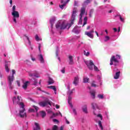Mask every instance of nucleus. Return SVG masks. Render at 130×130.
Masks as SVG:
<instances>
[{"instance_id":"f257e3e1","label":"nucleus","mask_w":130,"mask_h":130,"mask_svg":"<svg viewBox=\"0 0 130 130\" xmlns=\"http://www.w3.org/2000/svg\"><path fill=\"white\" fill-rule=\"evenodd\" d=\"M77 8H74L71 16V24H66L64 22H62L60 24V23L59 22L56 24V28L57 29L60 28L61 30H63L68 26V29H70L72 27V25H74V22L76 19V16H77Z\"/></svg>"},{"instance_id":"f03ea898","label":"nucleus","mask_w":130,"mask_h":130,"mask_svg":"<svg viewBox=\"0 0 130 130\" xmlns=\"http://www.w3.org/2000/svg\"><path fill=\"white\" fill-rule=\"evenodd\" d=\"M20 107L22 109V110H20L19 111V115L20 117L21 118H23V117H27V115H26V113L25 112L26 110L25 109V105H24V103H20Z\"/></svg>"},{"instance_id":"7ed1b4c3","label":"nucleus","mask_w":130,"mask_h":130,"mask_svg":"<svg viewBox=\"0 0 130 130\" xmlns=\"http://www.w3.org/2000/svg\"><path fill=\"white\" fill-rule=\"evenodd\" d=\"M11 14L13 17V21L15 23V24H17V19L20 18V14H19V12L14 11L12 12Z\"/></svg>"},{"instance_id":"20e7f679","label":"nucleus","mask_w":130,"mask_h":130,"mask_svg":"<svg viewBox=\"0 0 130 130\" xmlns=\"http://www.w3.org/2000/svg\"><path fill=\"white\" fill-rule=\"evenodd\" d=\"M85 63L86 66H87V68H88L89 70L93 71V67H94L95 64L92 60H90L89 61H85Z\"/></svg>"},{"instance_id":"39448f33","label":"nucleus","mask_w":130,"mask_h":130,"mask_svg":"<svg viewBox=\"0 0 130 130\" xmlns=\"http://www.w3.org/2000/svg\"><path fill=\"white\" fill-rule=\"evenodd\" d=\"M39 104L40 106H42V107H45V106H47L48 105L51 106V103L50 101L48 100L46 101L41 102L39 103Z\"/></svg>"},{"instance_id":"423d86ee","label":"nucleus","mask_w":130,"mask_h":130,"mask_svg":"<svg viewBox=\"0 0 130 130\" xmlns=\"http://www.w3.org/2000/svg\"><path fill=\"white\" fill-rule=\"evenodd\" d=\"M91 106L92 109H93V114L94 115H97V114H96V109H99V107H98V105L97 104L95 103H91Z\"/></svg>"},{"instance_id":"0eeeda50","label":"nucleus","mask_w":130,"mask_h":130,"mask_svg":"<svg viewBox=\"0 0 130 130\" xmlns=\"http://www.w3.org/2000/svg\"><path fill=\"white\" fill-rule=\"evenodd\" d=\"M5 71L7 72V73H10V68H9V67H10V64H9V62L10 61L8 62L7 60H5Z\"/></svg>"},{"instance_id":"6e6552de","label":"nucleus","mask_w":130,"mask_h":130,"mask_svg":"<svg viewBox=\"0 0 130 130\" xmlns=\"http://www.w3.org/2000/svg\"><path fill=\"white\" fill-rule=\"evenodd\" d=\"M79 76H76L74 77L73 84H74L75 86L78 85V84H79Z\"/></svg>"},{"instance_id":"1a4fd4ad","label":"nucleus","mask_w":130,"mask_h":130,"mask_svg":"<svg viewBox=\"0 0 130 130\" xmlns=\"http://www.w3.org/2000/svg\"><path fill=\"white\" fill-rule=\"evenodd\" d=\"M38 59L40 60L41 63H44V58H43V55L42 54L38 55Z\"/></svg>"},{"instance_id":"9d476101","label":"nucleus","mask_w":130,"mask_h":130,"mask_svg":"<svg viewBox=\"0 0 130 130\" xmlns=\"http://www.w3.org/2000/svg\"><path fill=\"white\" fill-rule=\"evenodd\" d=\"M12 76H8V80H9V79H10V80L13 79V80H14L15 79V76H14V75H15V74H16V71H15V70H12Z\"/></svg>"},{"instance_id":"9b49d317","label":"nucleus","mask_w":130,"mask_h":130,"mask_svg":"<svg viewBox=\"0 0 130 130\" xmlns=\"http://www.w3.org/2000/svg\"><path fill=\"white\" fill-rule=\"evenodd\" d=\"M85 13H86V8L85 7L81 8V13L79 16L81 17V18H83V15H84Z\"/></svg>"},{"instance_id":"f8f14e48","label":"nucleus","mask_w":130,"mask_h":130,"mask_svg":"<svg viewBox=\"0 0 130 130\" xmlns=\"http://www.w3.org/2000/svg\"><path fill=\"white\" fill-rule=\"evenodd\" d=\"M85 35L89 37V38H91V39H93V38H94V35L92 34L89 31H85Z\"/></svg>"},{"instance_id":"ddd939ff","label":"nucleus","mask_w":130,"mask_h":130,"mask_svg":"<svg viewBox=\"0 0 130 130\" xmlns=\"http://www.w3.org/2000/svg\"><path fill=\"white\" fill-rule=\"evenodd\" d=\"M13 81H14L13 80V78H12L11 79L9 78V79H8L9 88L10 89V90L13 89V86H12V83H13Z\"/></svg>"},{"instance_id":"4468645a","label":"nucleus","mask_w":130,"mask_h":130,"mask_svg":"<svg viewBox=\"0 0 130 130\" xmlns=\"http://www.w3.org/2000/svg\"><path fill=\"white\" fill-rule=\"evenodd\" d=\"M48 88L49 89H52V90H53V91H54V93L55 95H56V87H55V86L51 85V86H48Z\"/></svg>"},{"instance_id":"2eb2a0df","label":"nucleus","mask_w":130,"mask_h":130,"mask_svg":"<svg viewBox=\"0 0 130 130\" xmlns=\"http://www.w3.org/2000/svg\"><path fill=\"white\" fill-rule=\"evenodd\" d=\"M69 64H74V59L73 56H69Z\"/></svg>"},{"instance_id":"dca6fc26","label":"nucleus","mask_w":130,"mask_h":130,"mask_svg":"<svg viewBox=\"0 0 130 130\" xmlns=\"http://www.w3.org/2000/svg\"><path fill=\"white\" fill-rule=\"evenodd\" d=\"M29 83H30V82L26 81L23 83V85H22V88H23L24 90H26L27 89V87H28V84H29Z\"/></svg>"},{"instance_id":"f3484780","label":"nucleus","mask_w":130,"mask_h":130,"mask_svg":"<svg viewBox=\"0 0 130 130\" xmlns=\"http://www.w3.org/2000/svg\"><path fill=\"white\" fill-rule=\"evenodd\" d=\"M82 110L83 112L84 113H88V110L87 109V105H84L83 107H82Z\"/></svg>"},{"instance_id":"a211bd4d","label":"nucleus","mask_w":130,"mask_h":130,"mask_svg":"<svg viewBox=\"0 0 130 130\" xmlns=\"http://www.w3.org/2000/svg\"><path fill=\"white\" fill-rule=\"evenodd\" d=\"M120 75V71L116 72L115 74V75L114 76V79H115V80H117V79H119Z\"/></svg>"},{"instance_id":"6ab92c4d","label":"nucleus","mask_w":130,"mask_h":130,"mask_svg":"<svg viewBox=\"0 0 130 130\" xmlns=\"http://www.w3.org/2000/svg\"><path fill=\"white\" fill-rule=\"evenodd\" d=\"M68 103L71 107L73 108V104H72V96L71 95H69L68 97Z\"/></svg>"},{"instance_id":"aec40b11","label":"nucleus","mask_w":130,"mask_h":130,"mask_svg":"<svg viewBox=\"0 0 130 130\" xmlns=\"http://www.w3.org/2000/svg\"><path fill=\"white\" fill-rule=\"evenodd\" d=\"M17 100L18 102H17V104H18V105H20V103H23V102H22V98H21V96H18Z\"/></svg>"},{"instance_id":"412c9836","label":"nucleus","mask_w":130,"mask_h":130,"mask_svg":"<svg viewBox=\"0 0 130 130\" xmlns=\"http://www.w3.org/2000/svg\"><path fill=\"white\" fill-rule=\"evenodd\" d=\"M35 125L36 126V128H35L37 130H40L41 129L40 125H39V123H38L37 122H35Z\"/></svg>"},{"instance_id":"4be33fe9","label":"nucleus","mask_w":130,"mask_h":130,"mask_svg":"<svg viewBox=\"0 0 130 130\" xmlns=\"http://www.w3.org/2000/svg\"><path fill=\"white\" fill-rule=\"evenodd\" d=\"M90 93L91 95L92 96L93 99H95V94L96 93L95 92V90H90Z\"/></svg>"},{"instance_id":"5701e85b","label":"nucleus","mask_w":130,"mask_h":130,"mask_svg":"<svg viewBox=\"0 0 130 130\" xmlns=\"http://www.w3.org/2000/svg\"><path fill=\"white\" fill-rule=\"evenodd\" d=\"M40 114L43 118H44L46 116V112L44 111H42L40 113Z\"/></svg>"},{"instance_id":"b1692460","label":"nucleus","mask_w":130,"mask_h":130,"mask_svg":"<svg viewBox=\"0 0 130 130\" xmlns=\"http://www.w3.org/2000/svg\"><path fill=\"white\" fill-rule=\"evenodd\" d=\"M112 61H114V62H118L117 59L115 58V56H112L110 59Z\"/></svg>"},{"instance_id":"393cba45","label":"nucleus","mask_w":130,"mask_h":130,"mask_svg":"<svg viewBox=\"0 0 130 130\" xmlns=\"http://www.w3.org/2000/svg\"><path fill=\"white\" fill-rule=\"evenodd\" d=\"M84 22H83V24L82 25V27H84V26H85V25L87 24V21H88V18H87V16H86L84 18Z\"/></svg>"},{"instance_id":"a878e982","label":"nucleus","mask_w":130,"mask_h":130,"mask_svg":"<svg viewBox=\"0 0 130 130\" xmlns=\"http://www.w3.org/2000/svg\"><path fill=\"white\" fill-rule=\"evenodd\" d=\"M54 83V81L51 78H49L48 84L49 85H51Z\"/></svg>"},{"instance_id":"bb28decb","label":"nucleus","mask_w":130,"mask_h":130,"mask_svg":"<svg viewBox=\"0 0 130 130\" xmlns=\"http://www.w3.org/2000/svg\"><path fill=\"white\" fill-rule=\"evenodd\" d=\"M116 17H119L121 22H123V23H124V19L121 17V15H116Z\"/></svg>"},{"instance_id":"cd10ccee","label":"nucleus","mask_w":130,"mask_h":130,"mask_svg":"<svg viewBox=\"0 0 130 130\" xmlns=\"http://www.w3.org/2000/svg\"><path fill=\"white\" fill-rule=\"evenodd\" d=\"M91 3V0H86L84 1L83 6H86V5H88V4H90Z\"/></svg>"},{"instance_id":"c85d7f7f","label":"nucleus","mask_w":130,"mask_h":130,"mask_svg":"<svg viewBox=\"0 0 130 130\" xmlns=\"http://www.w3.org/2000/svg\"><path fill=\"white\" fill-rule=\"evenodd\" d=\"M89 78L88 77H84L83 78V83H88L89 82Z\"/></svg>"},{"instance_id":"c756f323","label":"nucleus","mask_w":130,"mask_h":130,"mask_svg":"<svg viewBox=\"0 0 130 130\" xmlns=\"http://www.w3.org/2000/svg\"><path fill=\"white\" fill-rule=\"evenodd\" d=\"M99 126L101 128V129H103V126H102V122L100 120L98 121Z\"/></svg>"},{"instance_id":"7c9ffc66","label":"nucleus","mask_w":130,"mask_h":130,"mask_svg":"<svg viewBox=\"0 0 130 130\" xmlns=\"http://www.w3.org/2000/svg\"><path fill=\"white\" fill-rule=\"evenodd\" d=\"M67 5V3H64L62 5H59V7L61 9V10H63V8L65 7V6Z\"/></svg>"},{"instance_id":"2f4dec72","label":"nucleus","mask_w":130,"mask_h":130,"mask_svg":"<svg viewBox=\"0 0 130 130\" xmlns=\"http://www.w3.org/2000/svg\"><path fill=\"white\" fill-rule=\"evenodd\" d=\"M93 13H94V9H91L89 12V17L91 18L92 15H93Z\"/></svg>"},{"instance_id":"473e14b6","label":"nucleus","mask_w":130,"mask_h":130,"mask_svg":"<svg viewBox=\"0 0 130 130\" xmlns=\"http://www.w3.org/2000/svg\"><path fill=\"white\" fill-rule=\"evenodd\" d=\"M47 130H57V126L56 125H54L53 126L52 129H47Z\"/></svg>"},{"instance_id":"72a5a7b5","label":"nucleus","mask_w":130,"mask_h":130,"mask_svg":"<svg viewBox=\"0 0 130 130\" xmlns=\"http://www.w3.org/2000/svg\"><path fill=\"white\" fill-rule=\"evenodd\" d=\"M84 54L86 56H89L90 55V52H86V51H84Z\"/></svg>"},{"instance_id":"f704fd0d","label":"nucleus","mask_w":130,"mask_h":130,"mask_svg":"<svg viewBox=\"0 0 130 130\" xmlns=\"http://www.w3.org/2000/svg\"><path fill=\"white\" fill-rule=\"evenodd\" d=\"M98 97L100 99H103V98H104V95H103V94H98Z\"/></svg>"},{"instance_id":"c9c22d12","label":"nucleus","mask_w":130,"mask_h":130,"mask_svg":"<svg viewBox=\"0 0 130 130\" xmlns=\"http://www.w3.org/2000/svg\"><path fill=\"white\" fill-rule=\"evenodd\" d=\"M50 23H51V27H52V26H53V24H54V19H51Z\"/></svg>"},{"instance_id":"e433bc0d","label":"nucleus","mask_w":130,"mask_h":130,"mask_svg":"<svg viewBox=\"0 0 130 130\" xmlns=\"http://www.w3.org/2000/svg\"><path fill=\"white\" fill-rule=\"evenodd\" d=\"M93 69L95 72H99V69H98V67H97L96 66L94 65L93 67Z\"/></svg>"},{"instance_id":"4c0bfd02","label":"nucleus","mask_w":130,"mask_h":130,"mask_svg":"<svg viewBox=\"0 0 130 130\" xmlns=\"http://www.w3.org/2000/svg\"><path fill=\"white\" fill-rule=\"evenodd\" d=\"M74 90H75V89H73L72 90L68 92V95H69V96H71L72 94H73V91H74Z\"/></svg>"},{"instance_id":"58836bf2","label":"nucleus","mask_w":130,"mask_h":130,"mask_svg":"<svg viewBox=\"0 0 130 130\" xmlns=\"http://www.w3.org/2000/svg\"><path fill=\"white\" fill-rule=\"evenodd\" d=\"M98 117H100L101 118V120H102V119H103V117L102 116V115H101V114H99L97 115Z\"/></svg>"},{"instance_id":"ea45409f","label":"nucleus","mask_w":130,"mask_h":130,"mask_svg":"<svg viewBox=\"0 0 130 130\" xmlns=\"http://www.w3.org/2000/svg\"><path fill=\"white\" fill-rule=\"evenodd\" d=\"M91 87H96V84H95L94 81L91 82Z\"/></svg>"},{"instance_id":"a19ab883","label":"nucleus","mask_w":130,"mask_h":130,"mask_svg":"<svg viewBox=\"0 0 130 130\" xmlns=\"http://www.w3.org/2000/svg\"><path fill=\"white\" fill-rule=\"evenodd\" d=\"M105 38H106V39L105 40V42H106V41H108V40L110 39V38H109V36H106Z\"/></svg>"},{"instance_id":"79ce46f5","label":"nucleus","mask_w":130,"mask_h":130,"mask_svg":"<svg viewBox=\"0 0 130 130\" xmlns=\"http://www.w3.org/2000/svg\"><path fill=\"white\" fill-rule=\"evenodd\" d=\"M12 12H17V11H16V6H13L12 7Z\"/></svg>"},{"instance_id":"37998d69","label":"nucleus","mask_w":130,"mask_h":130,"mask_svg":"<svg viewBox=\"0 0 130 130\" xmlns=\"http://www.w3.org/2000/svg\"><path fill=\"white\" fill-rule=\"evenodd\" d=\"M35 38H36V40H37V41H39V40H40L39 39V37H38V35H36Z\"/></svg>"},{"instance_id":"c03bdc74","label":"nucleus","mask_w":130,"mask_h":130,"mask_svg":"<svg viewBox=\"0 0 130 130\" xmlns=\"http://www.w3.org/2000/svg\"><path fill=\"white\" fill-rule=\"evenodd\" d=\"M30 57L31 58V60H32V61H35V60H36V59L34 57H33V55H30Z\"/></svg>"},{"instance_id":"a18cd8bd","label":"nucleus","mask_w":130,"mask_h":130,"mask_svg":"<svg viewBox=\"0 0 130 130\" xmlns=\"http://www.w3.org/2000/svg\"><path fill=\"white\" fill-rule=\"evenodd\" d=\"M83 17H81L80 16V19H79V24H82V22L83 21V19H82Z\"/></svg>"},{"instance_id":"49530a36","label":"nucleus","mask_w":130,"mask_h":130,"mask_svg":"<svg viewBox=\"0 0 130 130\" xmlns=\"http://www.w3.org/2000/svg\"><path fill=\"white\" fill-rule=\"evenodd\" d=\"M37 84H38V81H37V80H35L34 85L36 86Z\"/></svg>"},{"instance_id":"de8ad7c7","label":"nucleus","mask_w":130,"mask_h":130,"mask_svg":"<svg viewBox=\"0 0 130 130\" xmlns=\"http://www.w3.org/2000/svg\"><path fill=\"white\" fill-rule=\"evenodd\" d=\"M30 77H36V78H38V76L37 75H35L34 74H29Z\"/></svg>"},{"instance_id":"09e8293b","label":"nucleus","mask_w":130,"mask_h":130,"mask_svg":"<svg viewBox=\"0 0 130 130\" xmlns=\"http://www.w3.org/2000/svg\"><path fill=\"white\" fill-rule=\"evenodd\" d=\"M32 107L36 109V111H38V109H39L37 106H33Z\"/></svg>"},{"instance_id":"8fccbe9b","label":"nucleus","mask_w":130,"mask_h":130,"mask_svg":"<svg viewBox=\"0 0 130 130\" xmlns=\"http://www.w3.org/2000/svg\"><path fill=\"white\" fill-rule=\"evenodd\" d=\"M16 100H17V98L16 96H14L13 99V103H15V102H16Z\"/></svg>"},{"instance_id":"3c124183","label":"nucleus","mask_w":130,"mask_h":130,"mask_svg":"<svg viewBox=\"0 0 130 130\" xmlns=\"http://www.w3.org/2000/svg\"><path fill=\"white\" fill-rule=\"evenodd\" d=\"M65 69H66L65 68H63L62 69V70H61V73H62V74H64V73H66V71L64 70Z\"/></svg>"},{"instance_id":"603ef678","label":"nucleus","mask_w":130,"mask_h":130,"mask_svg":"<svg viewBox=\"0 0 130 130\" xmlns=\"http://www.w3.org/2000/svg\"><path fill=\"white\" fill-rule=\"evenodd\" d=\"M73 113H74V114H75V115H77V111H76V109H73Z\"/></svg>"},{"instance_id":"864d4df0","label":"nucleus","mask_w":130,"mask_h":130,"mask_svg":"<svg viewBox=\"0 0 130 130\" xmlns=\"http://www.w3.org/2000/svg\"><path fill=\"white\" fill-rule=\"evenodd\" d=\"M65 120H66V123H67V124H70V121L69 120H68V119H67V118H66Z\"/></svg>"},{"instance_id":"5fc2aeb1","label":"nucleus","mask_w":130,"mask_h":130,"mask_svg":"<svg viewBox=\"0 0 130 130\" xmlns=\"http://www.w3.org/2000/svg\"><path fill=\"white\" fill-rule=\"evenodd\" d=\"M116 58H118L119 59H120V55H119L118 54H117L116 55Z\"/></svg>"},{"instance_id":"6e6d98bb","label":"nucleus","mask_w":130,"mask_h":130,"mask_svg":"<svg viewBox=\"0 0 130 130\" xmlns=\"http://www.w3.org/2000/svg\"><path fill=\"white\" fill-rule=\"evenodd\" d=\"M24 37L26 38L28 41H29V40H30V39L29 38V37L28 36H27L26 35H24Z\"/></svg>"},{"instance_id":"4d7b16f0","label":"nucleus","mask_w":130,"mask_h":130,"mask_svg":"<svg viewBox=\"0 0 130 130\" xmlns=\"http://www.w3.org/2000/svg\"><path fill=\"white\" fill-rule=\"evenodd\" d=\"M29 112H34V109H30L29 110Z\"/></svg>"},{"instance_id":"13d9d810","label":"nucleus","mask_w":130,"mask_h":130,"mask_svg":"<svg viewBox=\"0 0 130 130\" xmlns=\"http://www.w3.org/2000/svg\"><path fill=\"white\" fill-rule=\"evenodd\" d=\"M17 84L18 87H20V81H17Z\"/></svg>"},{"instance_id":"bf43d9fd","label":"nucleus","mask_w":130,"mask_h":130,"mask_svg":"<svg viewBox=\"0 0 130 130\" xmlns=\"http://www.w3.org/2000/svg\"><path fill=\"white\" fill-rule=\"evenodd\" d=\"M110 64V66H112V64H113V61L111 60V59Z\"/></svg>"},{"instance_id":"052dcab7","label":"nucleus","mask_w":130,"mask_h":130,"mask_svg":"<svg viewBox=\"0 0 130 130\" xmlns=\"http://www.w3.org/2000/svg\"><path fill=\"white\" fill-rule=\"evenodd\" d=\"M42 92H43L44 93H45L46 94H47L48 95H50V93L49 92H47L44 90H43Z\"/></svg>"},{"instance_id":"680f3d73","label":"nucleus","mask_w":130,"mask_h":130,"mask_svg":"<svg viewBox=\"0 0 130 130\" xmlns=\"http://www.w3.org/2000/svg\"><path fill=\"white\" fill-rule=\"evenodd\" d=\"M55 107L56 109H58L59 108V106L58 105H56Z\"/></svg>"},{"instance_id":"e2e57ef3","label":"nucleus","mask_w":130,"mask_h":130,"mask_svg":"<svg viewBox=\"0 0 130 130\" xmlns=\"http://www.w3.org/2000/svg\"><path fill=\"white\" fill-rule=\"evenodd\" d=\"M113 30H114V32H117V28H113Z\"/></svg>"},{"instance_id":"0e129e2a","label":"nucleus","mask_w":130,"mask_h":130,"mask_svg":"<svg viewBox=\"0 0 130 130\" xmlns=\"http://www.w3.org/2000/svg\"><path fill=\"white\" fill-rule=\"evenodd\" d=\"M94 32H95V34L96 35L97 37H99V34H98V32H97V31H95Z\"/></svg>"},{"instance_id":"69168bd1","label":"nucleus","mask_w":130,"mask_h":130,"mask_svg":"<svg viewBox=\"0 0 130 130\" xmlns=\"http://www.w3.org/2000/svg\"><path fill=\"white\" fill-rule=\"evenodd\" d=\"M56 56H58V50L56 51Z\"/></svg>"},{"instance_id":"338daca9","label":"nucleus","mask_w":130,"mask_h":130,"mask_svg":"<svg viewBox=\"0 0 130 130\" xmlns=\"http://www.w3.org/2000/svg\"><path fill=\"white\" fill-rule=\"evenodd\" d=\"M53 121H54V122H57V121H58V120H57V119H53Z\"/></svg>"},{"instance_id":"774afa93","label":"nucleus","mask_w":130,"mask_h":130,"mask_svg":"<svg viewBox=\"0 0 130 130\" xmlns=\"http://www.w3.org/2000/svg\"><path fill=\"white\" fill-rule=\"evenodd\" d=\"M91 34L92 33H94V29L91 30L90 31H89Z\"/></svg>"}]
</instances>
